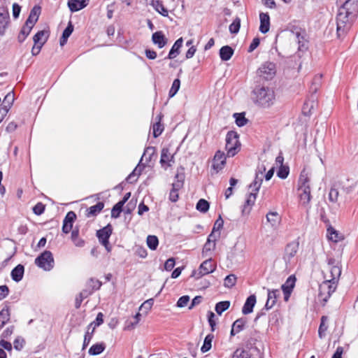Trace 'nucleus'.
Returning <instances> with one entry per match:
<instances>
[{"label":"nucleus","mask_w":358,"mask_h":358,"mask_svg":"<svg viewBox=\"0 0 358 358\" xmlns=\"http://www.w3.org/2000/svg\"><path fill=\"white\" fill-rule=\"evenodd\" d=\"M151 5L162 15L166 17L169 15L168 10L164 6L159 0H152Z\"/></svg>","instance_id":"34"},{"label":"nucleus","mask_w":358,"mask_h":358,"mask_svg":"<svg viewBox=\"0 0 358 358\" xmlns=\"http://www.w3.org/2000/svg\"><path fill=\"white\" fill-rule=\"evenodd\" d=\"M327 234V236L329 240L334 242H338L339 241L338 234L333 227L328 228Z\"/></svg>","instance_id":"56"},{"label":"nucleus","mask_w":358,"mask_h":358,"mask_svg":"<svg viewBox=\"0 0 358 358\" xmlns=\"http://www.w3.org/2000/svg\"><path fill=\"white\" fill-rule=\"evenodd\" d=\"M152 41L159 48H162L166 45L168 40L162 31H158L152 34Z\"/></svg>","instance_id":"20"},{"label":"nucleus","mask_w":358,"mask_h":358,"mask_svg":"<svg viewBox=\"0 0 358 358\" xmlns=\"http://www.w3.org/2000/svg\"><path fill=\"white\" fill-rule=\"evenodd\" d=\"M24 344L25 341L21 336H17L13 342L14 348L17 351H20L24 348Z\"/></svg>","instance_id":"55"},{"label":"nucleus","mask_w":358,"mask_h":358,"mask_svg":"<svg viewBox=\"0 0 358 358\" xmlns=\"http://www.w3.org/2000/svg\"><path fill=\"white\" fill-rule=\"evenodd\" d=\"M76 218V215L73 211L67 213L63 221L62 231L68 234L71 231L73 227V223Z\"/></svg>","instance_id":"17"},{"label":"nucleus","mask_w":358,"mask_h":358,"mask_svg":"<svg viewBox=\"0 0 358 358\" xmlns=\"http://www.w3.org/2000/svg\"><path fill=\"white\" fill-rule=\"evenodd\" d=\"M289 174V168L287 166H280L277 172V176L282 179H285Z\"/></svg>","instance_id":"60"},{"label":"nucleus","mask_w":358,"mask_h":358,"mask_svg":"<svg viewBox=\"0 0 358 358\" xmlns=\"http://www.w3.org/2000/svg\"><path fill=\"white\" fill-rule=\"evenodd\" d=\"M227 155L229 157L235 156L240 149V143L238 141V135L236 131H230L226 136Z\"/></svg>","instance_id":"4"},{"label":"nucleus","mask_w":358,"mask_h":358,"mask_svg":"<svg viewBox=\"0 0 358 358\" xmlns=\"http://www.w3.org/2000/svg\"><path fill=\"white\" fill-rule=\"evenodd\" d=\"M189 301V296H187V295L182 296L179 298V299L177 302V306L180 308H183L187 305Z\"/></svg>","instance_id":"62"},{"label":"nucleus","mask_w":358,"mask_h":358,"mask_svg":"<svg viewBox=\"0 0 358 358\" xmlns=\"http://www.w3.org/2000/svg\"><path fill=\"white\" fill-rule=\"evenodd\" d=\"M256 303V296L254 294L248 296L243 305L242 308V313L243 315H248L253 311V308Z\"/></svg>","instance_id":"23"},{"label":"nucleus","mask_w":358,"mask_h":358,"mask_svg":"<svg viewBox=\"0 0 358 358\" xmlns=\"http://www.w3.org/2000/svg\"><path fill=\"white\" fill-rule=\"evenodd\" d=\"M153 136L155 138L158 137L162 133L164 130V126L160 123V119L159 121L153 124Z\"/></svg>","instance_id":"53"},{"label":"nucleus","mask_w":358,"mask_h":358,"mask_svg":"<svg viewBox=\"0 0 358 358\" xmlns=\"http://www.w3.org/2000/svg\"><path fill=\"white\" fill-rule=\"evenodd\" d=\"M46 37V40L48 39V32L42 30L38 31L33 37L34 43L36 44H40Z\"/></svg>","instance_id":"46"},{"label":"nucleus","mask_w":358,"mask_h":358,"mask_svg":"<svg viewBox=\"0 0 358 358\" xmlns=\"http://www.w3.org/2000/svg\"><path fill=\"white\" fill-rule=\"evenodd\" d=\"M24 267L22 264H18L11 271V278L15 282H20L24 275Z\"/></svg>","instance_id":"25"},{"label":"nucleus","mask_w":358,"mask_h":358,"mask_svg":"<svg viewBox=\"0 0 358 358\" xmlns=\"http://www.w3.org/2000/svg\"><path fill=\"white\" fill-rule=\"evenodd\" d=\"M146 242L148 248L152 250H156L159 244L158 238L153 235H149L147 237Z\"/></svg>","instance_id":"44"},{"label":"nucleus","mask_w":358,"mask_h":358,"mask_svg":"<svg viewBox=\"0 0 358 358\" xmlns=\"http://www.w3.org/2000/svg\"><path fill=\"white\" fill-rule=\"evenodd\" d=\"M159 162L162 167L165 170H166L168 167L171 166L172 164L174 163V156L173 154L170 153L169 148H162Z\"/></svg>","instance_id":"11"},{"label":"nucleus","mask_w":358,"mask_h":358,"mask_svg":"<svg viewBox=\"0 0 358 358\" xmlns=\"http://www.w3.org/2000/svg\"><path fill=\"white\" fill-rule=\"evenodd\" d=\"M349 1H347L343 5V6L339 9L338 13L336 17H341L342 21H346L347 23H349L348 17L350 15V12L348 11V5Z\"/></svg>","instance_id":"36"},{"label":"nucleus","mask_w":358,"mask_h":358,"mask_svg":"<svg viewBox=\"0 0 358 358\" xmlns=\"http://www.w3.org/2000/svg\"><path fill=\"white\" fill-rule=\"evenodd\" d=\"M327 319V316H322L321 318V322L318 329V335L320 338H322L325 336V332L327 330L328 327L325 324Z\"/></svg>","instance_id":"47"},{"label":"nucleus","mask_w":358,"mask_h":358,"mask_svg":"<svg viewBox=\"0 0 358 358\" xmlns=\"http://www.w3.org/2000/svg\"><path fill=\"white\" fill-rule=\"evenodd\" d=\"M337 285L331 280H324L319 286L317 299L324 306L336 289Z\"/></svg>","instance_id":"3"},{"label":"nucleus","mask_w":358,"mask_h":358,"mask_svg":"<svg viewBox=\"0 0 358 358\" xmlns=\"http://www.w3.org/2000/svg\"><path fill=\"white\" fill-rule=\"evenodd\" d=\"M79 236V231L78 229H73L71 231V240L73 242L74 245L76 247H83L85 245V241L78 238Z\"/></svg>","instance_id":"41"},{"label":"nucleus","mask_w":358,"mask_h":358,"mask_svg":"<svg viewBox=\"0 0 358 358\" xmlns=\"http://www.w3.org/2000/svg\"><path fill=\"white\" fill-rule=\"evenodd\" d=\"M92 294V291L88 289H83L78 296H76L75 301V306L76 308H79L83 301L87 298L90 295Z\"/></svg>","instance_id":"38"},{"label":"nucleus","mask_w":358,"mask_h":358,"mask_svg":"<svg viewBox=\"0 0 358 358\" xmlns=\"http://www.w3.org/2000/svg\"><path fill=\"white\" fill-rule=\"evenodd\" d=\"M294 35L296 41L299 44V50L303 51L308 48L307 41L306 39V32L303 30L296 29L295 31H292Z\"/></svg>","instance_id":"14"},{"label":"nucleus","mask_w":358,"mask_h":358,"mask_svg":"<svg viewBox=\"0 0 358 358\" xmlns=\"http://www.w3.org/2000/svg\"><path fill=\"white\" fill-rule=\"evenodd\" d=\"M196 208L201 213H206L209 209V203L206 200L201 199L197 202Z\"/></svg>","instance_id":"49"},{"label":"nucleus","mask_w":358,"mask_h":358,"mask_svg":"<svg viewBox=\"0 0 358 358\" xmlns=\"http://www.w3.org/2000/svg\"><path fill=\"white\" fill-rule=\"evenodd\" d=\"M298 189L301 203L303 205L308 204L311 199L310 178L308 172L305 169H303L300 174Z\"/></svg>","instance_id":"2"},{"label":"nucleus","mask_w":358,"mask_h":358,"mask_svg":"<svg viewBox=\"0 0 358 358\" xmlns=\"http://www.w3.org/2000/svg\"><path fill=\"white\" fill-rule=\"evenodd\" d=\"M234 116L236 119V123L238 127H243L246 124L248 120L243 113H234Z\"/></svg>","instance_id":"52"},{"label":"nucleus","mask_w":358,"mask_h":358,"mask_svg":"<svg viewBox=\"0 0 358 358\" xmlns=\"http://www.w3.org/2000/svg\"><path fill=\"white\" fill-rule=\"evenodd\" d=\"M45 42H46V38L40 44L38 43L36 45V43H34V46L32 47V49H31V54L34 56L38 55L43 44Z\"/></svg>","instance_id":"61"},{"label":"nucleus","mask_w":358,"mask_h":358,"mask_svg":"<svg viewBox=\"0 0 358 358\" xmlns=\"http://www.w3.org/2000/svg\"><path fill=\"white\" fill-rule=\"evenodd\" d=\"M234 54V50L229 45H224L220 50V57L222 61H228Z\"/></svg>","instance_id":"32"},{"label":"nucleus","mask_w":358,"mask_h":358,"mask_svg":"<svg viewBox=\"0 0 358 358\" xmlns=\"http://www.w3.org/2000/svg\"><path fill=\"white\" fill-rule=\"evenodd\" d=\"M112 231L113 228L110 224L96 231V236L99 238V242L101 243H107V241H108V239L112 234Z\"/></svg>","instance_id":"15"},{"label":"nucleus","mask_w":358,"mask_h":358,"mask_svg":"<svg viewBox=\"0 0 358 358\" xmlns=\"http://www.w3.org/2000/svg\"><path fill=\"white\" fill-rule=\"evenodd\" d=\"M260 40L259 38L256 37L253 38L252 43H250L249 48H248V52H253L259 45Z\"/></svg>","instance_id":"63"},{"label":"nucleus","mask_w":358,"mask_h":358,"mask_svg":"<svg viewBox=\"0 0 358 358\" xmlns=\"http://www.w3.org/2000/svg\"><path fill=\"white\" fill-rule=\"evenodd\" d=\"M299 248V243L297 241H292L288 243L285 249L283 259L286 264H290L296 256Z\"/></svg>","instance_id":"9"},{"label":"nucleus","mask_w":358,"mask_h":358,"mask_svg":"<svg viewBox=\"0 0 358 358\" xmlns=\"http://www.w3.org/2000/svg\"><path fill=\"white\" fill-rule=\"evenodd\" d=\"M34 25L31 24H29L27 22H25V24H24V26L22 27L19 35H18V41L20 43H22L23 42L25 38L29 36V34H30L33 27Z\"/></svg>","instance_id":"29"},{"label":"nucleus","mask_w":358,"mask_h":358,"mask_svg":"<svg viewBox=\"0 0 358 358\" xmlns=\"http://www.w3.org/2000/svg\"><path fill=\"white\" fill-rule=\"evenodd\" d=\"M339 192L338 189L335 187H332L329 193V199L331 202H336L338 199Z\"/></svg>","instance_id":"57"},{"label":"nucleus","mask_w":358,"mask_h":358,"mask_svg":"<svg viewBox=\"0 0 358 358\" xmlns=\"http://www.w3.org/2000/svg\"><path fill=\"white\" fill-rule=\"evenodd\" d=\"M35 264L44 271H49L52 270L55 264L52 252L49 250L44 251L36 258Z\"/></svg>","instance_id":"5"},{"label":"nucleus","mask_w":358,"mask_h":358,"mask_svg":"<svg viewBox=\"0 0 358 358\" xmlns=\"http://www.w3.org/2000/svg\"><path fill=\"white\" fill-rule=\"evenodd\" d=\"M241 27V19L236 17L229 25V29L231 34H236L239 31Z\"/></svg>","instance_id":"48"},{"label":"nucleus","mask_w":358,"mask_h":358,"mask_svg":"<svg viewBox=\"0 0 358 358\" xmlns=\"http://www.w3.org/2000/svg\"><path fill=\"white\" fill-rule=\"evenodd\" d=\"M14 101V94L12 92H8L3 100L1 108L8 109L9 111Z\"/></svg>","instance_id":"40"},{"label":"nucleus","mask_w":358,"mask_h":358,"mask_svg":"<svg viewBox=\"0 0 358 358\" xmlns=\"http://www.w3.org/2000/svg\"><path fill=\"white\" fill-rule=\"evenodd\" d=\"M266 171L264 166H259L256 171L255 177L254 181L249 185V189L258 193L264 179V173Z\"/></svg>","instance_id":"10"},{"label":"nucleus","mask_w":358,"mask_h":358,"mask_svg":"<svg viewBox=\"0 0 358 358\" xmlns=\"http://www.w3.org/2000/svg\"><path fill=\"white\" fill-rule=\"evenodd\" d=\"M245 322V320L243 318L236 320L232 324L230 333L231 336H234L241 331L243 329Z\"/></svg>","instance_id":"30"},{"label":"nucleus","mask_w":358,"mask_h":358,"mask_svg":"<svg viewBox=\"0 0 358 358\" xmlns=\"http://www.w3.org/2000/svg\"><path fill=\"white\" fill-rule=\"evenodd\" d=\"M226 163V156L224 152H222L220 150H217L215 152V155L213 158V168L215 169L217 172L222 170L225 165Z\"/></svg>","instance_id":"13"},{"label":"nucleus","mask_w":358,"mask_h":358,"mask_svg":"<svg viewBox=\"0 0 358 358\" xmlns=\"http://www.w3.org/2000/svg\"><path fill=\"white\" fill-rule=\"evenodd\" d=\"M135 254L141 258L146 257V256L148 255L146 250L144 248L141 247V246L136 247V249L135 250Z\"/></svg>","instance_id":"64"},{"label":"nucleus","mask_w":358,"mask_h":358,"mask_svg":"<svg viewBox=\"0 0 358 358\" xmlns=\"http://www.w3.org/2000/svg\"><path fill=\"white\" fill-rule=\"evenodd\" d=\"M104 208L103 202H98L96 205L92 206L87 209L86 216L87 217L96 216Z\"/></svg>","instance_id":"28"},{"label":"nucleus","mask_w":358,"mask_h":358,"mask_svg":"<svg viewBox=\"0 0 358 358\" xmlns=\"http://www.w3.org/2000/svg\"><path fill=\"white\" fill-rule=\"evenodd\" d=\"M336 24L337 34L338 37L344 35L350 28V23H347L346 21H342L341 17H336Z\"/></svg>","instance_id":"31"},{"label":"nucleus","mask_w":358,"mask_h":358,"mask_svg":"<svg viewBox=\"0 0 358 358\" xmlns=\"http://www.w3.org/2000/svg\"><path fill=\"white\" fill-rule=\"evenodd\" d=\"M266 220L273 227H276L280 222L281 218L277 212H270L266 215Z\"/></svg>","instance_id":"33"},{"label":"nucleus","mask_w":358,"mask_h":358,"mask_svg":"<svg viewBox=\"0 0 358 358\" xmlns=\"http://www.w3.org/2000/svg\"><path fill=\"white\" fill-rule=\"evenodd\" d=\"M93 324H94V322H92L87 327V331L85 333V335L84 336V341H83V350H84L90 344V341L92 340V335H93V333H94V329H95V327L92 328V326Z\"/></svg>","instance_id":"35"},{"label":"nucleus","mask_w":358,"mask_h":358,"mask_svg":"<svg viewBox=\"0 0 358 358\" xmlns=\"http://www.w3.org/2000/svg\"><path fill=\"white\" fill-rule=\"evenodd\" d=\"M215 268V264L213 263L211 258H209L203 262L200 265L198 271H194L192 275L198 279L204 275L213 273Z\"/></svg>","instance_id":"6"},{"label":"nucleus","mask_w":358,"mask_h":358,"mask_svg":"<svg viewBox=\"0 0 358 358\" xmlns=\"http://www.w3.org/2000/svg\"><path fill=\"white\" fill-rule=\"evenodd\" d=\"M214 338V336L212 334H208L203 341V344L201 348V351L203 353L207 352L209 351L212 347V341Z\"/></svg>","instance_id":"37"},{"label":"nucleus","mask_w":358,"mask_h":358,"mask_svg":"<svg viewBox=\"0 0 358 358\" xmlns=\"http://www.w3.org/2000/svg\"><path fill=\"white\" fill-rule=\"evenodd\" d=\"M45 208V206L41 202L37 203L33 208V212L37 215H41L43 213Z\"/></svg>","instance_id":"59"},{"label":"nucleus","mask_w":358,"mask_h":358,"mask_svg":"<svg viewBox=\"0 0 358 358\" xmlns=\"http://www.w3.org/2000/svg\"><path fill=\"white\" fill-rule=\"evenodd\" d=\"M280 296V290L273 289L269 290L268 289V298L266 303L265 304V308L268 310L273 307L275 304L277 298Z\"/></svg>","instance_id":"22"},{"label":"nucleus","mask_w":358,"mask_h":358,"mask_svg":"<svg viewBox=\"0 0 358 358\" xmlns=\"http://www.w3.org/2000/svg\"><path fill=\"white\" fill-rule=\"evenodd\" d=\"M41 7L39 6H35L31 10L29 17L26 20L27 22L33 25L38 21L40 13H41Z\"/></svg>","instance_id":"27"},{"label":"nucleus","mask_w":358,"mask_h":358,"mask_svg":"<svg viewBox=\"0 0 358 358\" xmlns=\"http://www.w3.org/2000/svg\"><path fill=\"white\" fill-rule=\"evenodd\" d=\"M296 278L294 275H290L282 285V289L284 294V299L287 301L290 297V294L294 287Z\"/></svg>","instance_id":"12"},{"label":"nucleus","mask_w":358,"mask_h":358,"mask_svg":"<svg viewBox=\"0 0 358 358\" xmlns=\"http://www.w3.org/2000/svg\"><path fill=\"white\" fill-rule=\"evenodd\" d=\"M275 64L269 62L262 64L257 70L259 76L265 80H271L275 75Z\"/></svg>","instance_id":"7"},{"label":"nucleus","mask_w":358,"mask_h":358,"mask_svg":"<svg viewBox=\"0 0 358 358\" xmlns=\"http://www.w3.org/2000/svg\"><path fill=\"white\" fill-rule=\"evenodd\" d=\"M87 285L90 287H91L92 293L94 290L99 289L101 287V282H100L99 280L90 278V280L87 282Z\"/></svg>","instance_id":"54"},{"label":"nucleus","mask_w":358,"mask_h":358,"mask_svg":"<svg viewBox=\"0 0 358 358\" xmlns=\"http://www.w3.org/2000/svg\"><path fill=\"white\" fill-rule=\"evenodd\" d=\"M182 38H178L172 46L169 53L168 55L167 58L169 59H172L176 58L180 54V49L182 45Z\"/></svg>","instance_id":"26"},{"label":"nucleus","mask_w":358,"mask_h":358,"mask_svg":"<svg viewBox=\"0 0 358 358\" xmlns=\"http://www.w3.org/2000/svg\"><path fill=\"white\" fill-rule=\"evenodd\" d=\"M215 248V243H214L213 241H212V242L206 241V243H205V245L203 248V251H202L203 255L206 256L207 252L213 250Z\"/></svg>","instance_id":"58"},{"label":"nucleus","mask_w":358,"mask_h":358,"mask_svg":"<svg viewBox=\"0 0 358 358\" xmlns=\"http://www.w3.org/2000/svg\"><path fill=\"white\" fill-rule=\"evenodd\" d=\"M123 206L124 205L120 201L117 202L112 208L111 217L113 218H117L122 210Z\"/></svg>","instance_id":"51"},{"label":"nucleus","mask_w":358,"mask_h":358,"mask_svg":"<svg viewBox=\"0 0 358 358\" xmlns=\"http://www.w3.org/2000/svg\"><path fill=\"white\" fill-rule=\"evenodd\" d=\"M106 346L104 343H96L90 348L88 352L90 355H98L103 352Z\"/></svg>","instance_id":"39"},{"label":"nucleus","mask_w":358,"mask_h":358,"mask_svg":"<svg viewBox=\"0 0 358 358\" xmlns=\"http://www.w3.org/2000/svg\"><path fill=\"white\" fill-rule=\"evenodd\" d=\"M255 349L237 348L231 355V358H257L254 354Z\"/></svg>","instance_id":"16"},{"label":"nucleus","mask_w":358,"mask_h":358,"mask_svg":"<svg viewBox=\"0 0 358 358\" xmlns=\"http://www.w3.org/2000/svg\"><path fill=\"white\" fill-rule=\"evenodd\" d=\"M10 320V313L8 309H2L0 311V330Z\"/></svg>","instance_id":"42"},{"label":"nucleus","mask_w":358,"mask_h":358,"mask_svg":"<svg viewBox=\"0 0 358 358\" xmlns=\"http://www.w3.org/2000/svg\"><path fill=\"white\" fill-rule=\"evenodd\" d=\"M255 101L263 107H269L275 101V94L272 89L262 87L253 91Z\"/></svg>","instance_id":"1"},{"label":"nucleus","mask_w":358,"mask_h":358,"mask_svg":"<svg viewBox=\"0 0 358 358\" xmlns=\"http://www.w3.org/2000/svg\"><path fill=\"white\" fill-rule=\"evenodd\" d=\"M88 2L89 0H70L68 6L71 12H76L86 7Z\"/></svg>","instance_id":"24"},{"label":"nucleus","mask_w":358,"mask_h":358,"mask_svg":"<svg viewBox=\"0 0 358 358\" xmlns=\"http://www.w3.org/2000/svg\"><path fill=\"white\" fill-rule=\"evenodd\" d=\"M257 193L251 191L247 196L245 202L243 206L242 214L248 215L250 213L252 206L255 204Z\"/></svg>","instance_id":"19"},{"label":"nucleus","mask_w":358,"mask_h":358,"mask_svg":"<svg viewBox=\"0 0 358 358\" xmlns=\"http://www.w3.org/2000/svg\"><path fill=\"white\" fill-rule=\"evenodd\" d=\"M180 87V81L178 78L175 79L172 83V86L169 90V97L174 96L176 93L178 92Z\"/></svg>","instance_id":"50"},{"label":"nucleus","mask_w":358,"mask_h":358,"mask_svg":"<svg viewBox=\"0 0 358 358\" xmlns=\"http://www.w3.org/2000/svg\"><path fill=\"white\" fill-rule=\"evenodd\" d=\"M229 306L230 302L229 301H220L215 305V310L218 315H221L223 312L229 308Z\"/></svg>","instance_id":"43"},{"label":"nucleus","mask_w":358,"mask_h":358,"mask_svg":"<svg viewBox=\"0 0 358 358\" xmlns=\"http://www.w3.org/2000/svg\"><path fill=\"white\" fill-rule=\"evenodd\" d=\"M260 26L259 31L262 34H266L270 29V17L268 13H261L259 14Z\"/></svg>","instance_id":"21"},{"label":"nucleus","mask_w":358,"mask_h":358,"mask_svg":"<svg viewBox=\"0 0 358 358\" xmlns=\"http://www.w3.org/2000/svg\"><path fill=\"white\" fill-rule=\"evenodd\" d=\"M237 281V278L234 274H229L224 280V286L227 288L233 287Z\"/></svg>","instance_id":"45"},{"label":"nucleus","mask_w":358,"mask_h":358,"mask_svg":"<svg viewBox=\"0 0 358 358\" xmlns=\"http://www.w3.org/2000/svg\"><path fill=\"white\" fill-rule=\"evenodd\" d=\"M8 21L9 13L8 10L3 6H0V36L5 34Z\"/></svg>","instance_id":"18"},{"label":"nucleus","mask_w":358,"mask_h":358,"mask_svg":"<svg viewBox=\"0 0 358 358\" xmlns=\"http://www.w3.org/2000/svg\"><path fill=\"white\" fill-rule=\"evenodd\" d=\"M329 271L328 273L324 274V278L327 280H331L337 285V280L341 274V269L337 265H334L335 260L334 259H329Z\"/></svg>","instance_id":"8"}]
</instances>
